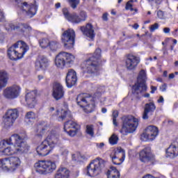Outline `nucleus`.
Instances as JSON below:
<instances>
[{"label": "nucleus", "instance_id": "f257e3e1", "mask_svg": "<svg viewBox=\"0 0 178 178\" xmlns=\"http://www.w3.org/2000/svg\"><path fill=\"white\" fill-rule=\"evenodd\" d=\"M24 140H27L26 132L13 134L8 139L0 142V152L8 156L27 152L29 145Z\"/></svg>", "mask_w": 178, "mask_h": 178}, {"label": "nucleus", "instance_id": "f03ea898", "mask_svg": "<svg viewBox=\"0 0 178 178\" xmlns=\"http://www.w3.org/2000/svg\"><path fill=\"white\" fill-rule=\"evenodd\" d=\"M58 144H60L59 135L54 131L49 132L47 137L37 147L36 152L40 156H47Z\"/></svg>", "mask_w": 178, "mask_h": 178}, {"label": "nucleus", "instance_id": "7ed1b4c3", "mask_svg": "<svg viewBox=\"0 0 178 178\" xmlns=\"http://www.w3.org/2000/svg\"><path fill=\"white\" fill-rule=\"evenodd\" d=\"M30 48L23 40H19L7 50V55L10 60L22 59Z\"/></svg>", "mask_w": 178, "mask_h": 178}, {"label": "nucleus", "instance_id": "20e7f679", "mask_svg": "<svg viewBox=\"0 0 178 178\" xmlns=\"http://www.w3.org/2000/svg\"><path fill=\"white\" fill-rule=\"evenodd\" d=\"M145 81H147V74L144 70H142L139 73L136 83L132 86V94L136 98H140L143 96L145 98H149V93L143 95L147 91Z\"/></svg>", "mask_w": 178, "mask_h": 178}, {"label": "nucleus", "instance_id": "39448f33", "mask_svg": "<svg viewBox=\"0 0 178 178\" xmlns=\"http://www.w3.org/2000/svg\"><path fill=\"white\" fill-rule=\"evenodd\" d=\"M138 118H136L133 115L122 117V125L120 133L122 136H127L128 134L134 133L138 127Z\"/></svg>", "mask_w": 178, "mask_h": 178}, {"label": "nucleus", "instance_id": "423d86ee", "mask_svg": "<svg viewBox=\"0 0 178 178\" xmlns=\"http://www.w3.org/2000/svg\"><path fill=\"white\" fill-rule=\"evenodd\" d=\"M99 59H101V50L100 49H97L92 56L83 63L82 68L86 73L90 74L97 73L99 69L98 67V60Z\"/></svg>", "mask_w": 178, "mask_h": 178}, {"label": "nucleus", "instance_id": "0eeeda50", "mask_svg": "<svg viewBox=\"0 0 178 178\" xmlns=\"http://www.w3.org/2000/svg\"><path fill=\"white\" fill-rule=\"evenodd\" d=\"M77 104L83 108L86 113H91L95 109L94 99L88 93L79 94L76 97Z\"/></svg>", "mask_w": 178, "mask_h": 178}, {"label": "nucleus", "instance_id": "6e6552de", "mask_svg": "<svg viewBox=\"0 0 178 178\" xmlns=\"http://www.w3.org/2000/svg\"><path fill=\"white\" fill-rule=\"evenodd\" d=\"M34 168L39 175H48L56 169V164L51 161H39L35 163Z\"/></svg>", "mask_w": 178, "mask_h": 178}, {"label": "nucleus", "instance_id": "1a4fd4ad", "mask_svg": "<svg viewBox=\"0 0 178 178\" xmlns=\"http://www.w3.org/2000/svg\"><path fill=\"white\" fill-rule=\"evenodd\" d=\"M22 161L17 156H12L0 160V165L3 170H16L20 166Z\"/></svg>", "mask_w": 178, "mask_h": 178}, {"label": "nucleus", "instance_id": "9d476101", "mask_svg": "<svg viewBox=\"0 0 178 178\" xmlns=\"http://www.w3.org/2000/svg\"><path fill=\"white\" fill-rule=\"evenodd\" d=\"M76 38V32L72 29H68L61 35V42L63 44L65 49H72L74 47V39Z\"/></svg>", "mask_w": 178, "mask_h": 178}, {"label": "nucleus", "instance_id": "9b49d317", "mask_svg": "<svg viewBox=\"0 0 178 178\" xmlns=\"http://www.w3.org/2000/svg\"><path fill=\"white\" fill-rule=\"evenodd\" d=\"M63 13L68 22H71V23H74L75 24H79L81 22H86L88 17L86 11H81L79 16L76 13L70 14L67 8H63Z\"/></svg>", "mask_w": 178, "mask_h": 178}, {"label": "nucleus", "instance_id": "f8f14e48", "mask_svg": "<svg viewBox=\"0 0 178 178\" xmlns=\"http://www.w3.org/2000/svg\"><path fill=\"white\" fill-rule=\"evenodd\" d=\"M104 163L102 159L97 158L93 160L88 166L87 174L90 177H94L97 175H99L102 168H104Z\"/></svg>", "mask_w": 178, "mask_h": 178}, {"label": "nucleus", "instance_id": "ddd939ff", "mask_svg": "<svg viewBox=\"0 0 178 178\" xmlns=\"http://www.w3.org/2000/svg\"><path fill=\"white\" fill-rule=\"evenodd\" d=\"M15 2V5L26 13L30 17H33L37 13V6L34 4H27V2H24L23 0H13Z\"/></svg>", "mask_w": 178, "mask_h": 178}, {"label": "nucleus", "instance_id": "4468645a", "mask_svg": "<svg viewBox=\"0 0 178 178\" xmlns=\"http://www.w3.org/2000/svg\"><path fill=\"white\" fill-rule=\"evenodd\" d=\"M6 30L8 31L14 30L17 31L19 34L22 35H27L30 31H31V28L30 26L26 24H15V23H8L6 27Z\"/></svg>", "mask_w": 178, "mask_h": 178}, {"label": "nucleus", "instance_id": "2eb2a0df", "mask_svg": "<svg viewBox=\"0 0 178 178\" xmlns=\"http://www.w3.org/2000/svg\"><path fill=\"white\" fill-rule=\"evenodd\" d=\"M22 92V88L17 85L7 87L4 90L3 95L7 99H15L20 95Z\"/></svg>", "mask_w": 178, "mask_h": 178}, {"label": "nucleus", "instance_id": "dca6fc26", "mask_svg": "<svg viewBox=\"0 0 178 178\" xmlns=\"http://www.w3.org/2000/svg\"><path fill=\"white\" fill-rule=\"evenodd\" d=\"M159 134V129L158 127L149 125L146 128L145 132L142 134L141 137L144 138V141H154Z\"/></svg>", "mask_w": 178, "mask_h": 178}, {"label": "nucleus", "instance_id": "f3484780", "mask_svg": "<svg viewBox=\"0 0 178 178\" xmlns=\"http://www.w3.org/2000/svg\"><path fill=\"white\" fill-rule=\"evenodd\" d=\"M139 158L144 163H154L155 162V155L151 152V147H145L139 153Z\"/></svg>", "mask_w": 178, "mask_h": 178}, {"label": "nucleus", "instance_id": "a211bd4d", "mask_svg": "<svg viewBox=\"0 0 178 178\" xmlns=\"http://www.w3.org/2000/svg\"><path fill=\"white\" fill-rule=\"evenodd\" d=\"M80 129V125L73 120L67 121L64 124V131L70 136V137H74Z\"/></svg>", "mask_w": 178, "mask_h": 178}, {"label": "nucleus", "instance_id": "6ab92c4d", "mask_svg": "<svg viewBox=\"0 0 178 178\" xmlns=\"http://www.w3.org/2000/svg\"><path fill=\"white\" fill-rule=\"evenodd\" d=\"M140 63V58L133 55L127 54L125 59V67L127 70H134Z\"/></svg>", "mask_w": 178, "mask_h": 178}, {"label": "nucleus", "instance_id": "aec40b11", "mask_svg": "<svg viewBox=\"0 0 178 178\" xmlns=\"http://www.w3.org/2000/svg\"><path fill=\"white\" fill-rule=\"evenodd\" d=\"M52 96L56 101H59L65 97V88L62 84L55 82L53 84Z\"/></svg>", "mask_w": 178, "mask_h": 178}, {"label": "nucleus", "instance_id": "412c9836", "mask_svg": "<svg viewBox=\"0 0 178 178\" xmlns=\"http://www.w3.org/2000/svg\"><path fill=\"white\" fill-rule=\"evenodd\" d=\"M66 86L68 88H72L77 83V74L73 70H68L65 79Z\"/></svg>", "mask_w": 178, "mask_h": 178}, {"label": "nucleus", "instance_id": "4be33fe9", "mask_svg": "<svg viewBox=\"0 0 178 178\" xmlns=\"http://www.w3.org/2000/svg\"><path fill=\"white\" fill-rule=\"evenodd\" d=\"M37 90H31L29 92H26L25 96V101L29 108H34L35 106V104H37Z\"/></svg>", "mask_w": 178, "mask_h": 178}, {"label": "nucleus", "instance_id": "5701e85b", "mask_svg": "<svg viewBox=\"0 0 178 178\" xmlns=\"http://www.w3.org/2000/svg\"><path fill=\"white\" fill-rule=\"evenodd\" d=\"M166 156L168 158H176V156H178V138L166 149Z\"/></svg>", "mask_w": 178, "mask_h": 178}, {"label": "nucleus", "instance_id": "b1692460", "mask_svg": "<svg viewBox=\"0 0 178 178\" xmlns=\"http://www.w3.org/2000/svg\"><path fill=\"white\" fill-rule=\"evenodd\" d=\"M112 162L114 165H122L124 161V151L122 149L115 152L113 156H111Z\"/></svg>", "mask_w": 178, "mask_h": 178}, {"label": "nucleus", "instance_id": "393cba45", "mask_svg": "<svg viewBox=\"0 0 178 178\" xmlns=\"http://www.w3.org/2000/svg\"><path fill=\"white\" fill-rule=\"evenodd\" d=\"M81 31H82L86 37L90 38V40H94L95 33H94V26H92V24H87L86 27L81 26Z\"/></svg>", "mask_w": 178, "mask_h": 178}, {"label": "nucleus", "instance_id": "a878e982", "mask_svg": "<svg viewBox=\"0 0 178 178\" xmlns=\"http://www.w3.org/2000/svg\"><path fill=\"white\" fill-rule=\"evenodd\" d=\"M37 70H45L48 67V59L44 56H40L35 62Z\"/></svg>", "mask_w": 178, "mask_h": 178}, {"label": "nucleus", "instance_id": "bb28decb", "mask_svg": "<svg viewBox=\"0 0 178 178\" xmlns=\"http://www.w3.org/2000/svg\"><path fill=\"white\" fill-rule=\"evenodd\" d=\"M55 65L58 69H63L66 65V60H65V56L63 53H59L55 58Z\"/></svg>", "mask_w": 178, "mask_h": 178}, {"label": "nucleus", "instance_id": "cd10ccee", "mask_svg": "<svg viewBox=\"0 0 178 178\" xmlns=\"http://www.w3.org/2000/svg\"><path fill=\"white\" fill-rule=\"evenodd\" d=\"M47 131L48 126H47V124L44 123L43 125L40 124L38 125L35 131V137H38V138H42V137L47 134Z\"/></svg>", "mask_w": 178, "mask_h": 178}, {"label": "nucleus", "instance_id": "c85d7f7f", "mask_svg": "<svg viewBox=\"0 0 178 178\" xmlns=\"http://www.w3.org/2000/svg\"><path fill=\"white\" fill-rule=\"evenodd\" d=\"M155 109H156V106H155V104L153 102L146 104L143 113V119L147 120L148 119V113L149 112H154Z\"/></svg>", "mask_w": 178, "mask_h": 178}, {"label": "nucleus", "instance_id": "c756f323", "mask_svg": "<svg viewBox=\"0 0 178 178\" xmlns=\"http://www.w3.org/2000/svg\"><path fill=\"white\" fill-rule=\"evenodd\" d=\"M9 76L5 70H0V91L8 85Z\"/></svg>", "mask_w": 178, "mask_h": 178}, {"label": "nucleus", "instance_id": "7c9ffc66", "mask_svg": "<svg viewBox=\"0 0 178 178\" xmlns=\"http://www.w3.org/2000/svg\"><path fill=\"white\" fill-rule=\"evenodd\" d=\"M56 115L58 118V122H63L65 119H67V118H70V111H66L64 109L57 110Z\"/></svg>", "mask_w": 178, "mask_h": 178}, {"label": "nucleus", "instance_id": "2f4dec72", "mask_svg": "<svg viewBox=\"0 0 178 178\" xmlns=\"http://www.w3.org/2000/svg\"><path fill=\"white\" fill-rule=\"evenodd\" d=\"M69 170L66 168L60 167L56 174V178H69Z\"/></svg>", "mask_w": 178, "mask_h": 178}, {"label": "nucleus", "instance_id": "473e14b6", "mask_svg": "<svg viewBox=\"0 0 178 178\" xmlns=\"http://www.w3.org/2000/svg\"><path fill=\"white\" fill-rule=\"evenodd\" d=\"M63 55L65 56V64L67 66L70 67L71 65L74 63V56L73 54L63 51Z\"/></svg>", "mask_w": 178, "mask_h": 178}, {"label": "nucleus", "instance_id": "72a5a7b5", "mask_svg": "<svg viewBox=\"0 0 178 178\" xmlns=\"http://www.w3.org/2000/svg\"><path fill=\"white\" fill-rule=\"evenodd\" d=\"M108 178H120V172L115 167H111L107 172Z\"/></svg>", "mask_w": 178, "mask_h": 178}, {"label": "nucleus", "instance_id": "f704fd0d", "mask_svg": "<svg viewBox=\"0 0 178 178\" xmlns=\"http://www.w3.org/2000/svg\"><path fill=\"white\" fill-rule=\"evenodd\" d=\"M6 115L13 120H16L19 118V111L17 108L9 109L6 113Z\"/></svg>", "mask_w": 178, "mask_h": 178}, {"label": "nucleus", "instance_id": "c9c22d12", "mask_svg": "<svg viewBox=\"0 0 178 178\" xmlns=\"http://www.w3.org/2000/svg\"><path fill=\"white\" fill-rule=\"evenodd\" d=\"M3 122L4 124V126L8 128L10 127V126H13V123H15V120L10 118V116L5 114V115L3 117Z\"/></svg>", "mask_w": 178, "mask_h": 178}, {"label": "nucleus", "instance_id": "e433bc0d", "mask_svg": "<svg viewBox=\"0 0 178 178\" xmlns=\"http://www.w3.org/2000/svg\"><path fill=\"white\" fill-rule=\"evenodd\" d=\"M51 51H58L60 48V43L56 41H51L49 44Z\"/></svg>", "mask_w": 178, "mask_h": 178}, {"label": "nucleus", "instance_id": "4c0bfd02", "mask_svg": "<svg viewBox=\"0 0 178 178\" xmlns=\"http://www.w3.org/2000/svg\"><path fill=\"white\" fill-rule=\"evenodd\" d=\"M26 120H29V122H33L35 119V113L33 111H29L25 115Z\"/></svg>", "mask_w": 178, "mask_h": 178}, {"label": "nucleus", "instance_id": "58836bf2", "mask_svg": "<svg viewBox=\"0 0 178 178\" xmlns=\"http://www.w3.org/2000/svg\"><path fill=\"white\" fill-rule=\"evenodd\" d=\"M49 40L47 38H43L39 40V44L41 48H48L49 47Z\"/></svg>", "mask_w": 178, "mask_h": 178}, {"label": "nucleus", "instance_id": "ea45409f", "mask_svg": "<svg viewBox=\"0 0 178 178\" xmlns=\"http://www.w3.org/2000/svg\"><path fill=\"white\" fill-rule=\"evenodd\" d=\"M118 141H119V137L115 134L109 138V143L111 145H116V144H118Z\"/></svg>", "mask_w": 178, "mask_h": 178}, {"label": "nucleus", "instance_id": "a19ab883", "mask_svg": "<svg viewBox=\"0 0 178 178\" xmlns=\"http://www.w3.org/2000/svg\"><path fill=\"white\" fill-rule=\"evenodd\" d=\"M112 116H113V124H114V126H118V122H116V119H118L119 116V111H118V110L113 111Z\"/></svg>", "mask_w": 178, "mask_h": 178}, {"label": "nucleus", "instance_id": "79ce46f5", "mask_svg": "<svg viewBox=\"0 0 178 178\" xmlns=\"http://www.w3.org/2000/svg\"><path fill=\"white\" fill-rule=\"evenodd\" d=\"M70 6L72 8V9H76L77 8V5L80 3L79 0H68Z\"/></svg>", "mask_w": 178, "mask_h": 178}, {"label": "nucleus", "instance_id": "37998d69", "mask_svg": "<svg viewBox=\"0 0 178 178\" xmlns=\"http://www.w3.org/2000/svg\"><path fill=\"white\" fill-rule=\"evenodd\" d=\"M59 152L60 155H62L63 156H67V155H69V150H67L66 147H60Z\"/></svg>", "mask_w": 178, "mask_h": 178}, {"label": "nucleus", "instance_id": "c03bdc74", "mask_svg": "<svg viewBox=\"0 0 178 178\" xmlns=\"http://www.w3.org/2000/svg\"><path fill=\"white\" fill-rule=\"evenodd\" d=\"M86 133L87 134H89V136H94V127L92 125L86 126Z\"/></svg>", "mask_w": 178, "mask_h": 178}, {"label": "nucleus", "instance_id": "a18cd8bd", "mask_svg": "<svg viewBox=\"0 0 178 178\" xmlns=\"http://www.w3.org/2000/svg\"><path fill=\"white\" fill-rule=\"evenodd\" d=\"M149 3H150V5L152 6H154V5H156V6H158V5H161V0H147Z\"/></svg>", "mask_w": 178, "mask_h": 178}, {"label": "nucleus", "instance_id": "49530a36", "mask_svg": "<svg viewBox=\"0 0 178 178\" xmlns=\"http://www.w3.org/2000/svg\"><path fill=\"white\" fill-rule=\"evenodd\" d=\"M158 29H159V24L155 23L150 26L149 31L151 33H154V31H155V30H158Z\"/></svg>", "mask_w": 178, "mask_h": 178}, {"label": "nucleus", "instance_id": "de8ad7c7", "mask_svg": "<svg viewBox=\"0 0 178 178\" xmlns=\"http://www.w3.org/2000/svg\"><path fill=\"white\" fill-rule=\"evenodd\" d=\"M126 10H131V12H133L134 10V8H133V4L130 3V2H127L125 6Z\"/></svg>", "mask_w": 178, "mask_h": 178}, {"label": "nucleus", "instance_id": "09e8293b", "mask_svg": "<svg viewBox=\"0 0 178 178\" xmlns=\"http://www.w3.org/2000/svg\"><path fill=\"white\" fill-rule=\"evenodd\" d=\"M157 16L159 19H165V13H163L162 10H159L157 11Z\"/></svg>", "mask_w": 178, "mask_h": 178}, {"label": "nucleus", "instance_id": "8fccbe9b", "mask_svg": "<svg viewBox=\"0 0 178 178\" xmlns=\"http://www.w3.org/2000/svg\"><path fill=\"white\" fill-rule=\"evenodd\" d=\"M96 147L97 149H103L104 147H105V143H96Z\"/></svg>", "mask_w": 178, "mask_h": 178}, {"label": "nucleus", "instance_id": "3c124183", "mask_svg": "<svg viewBox=\"0 0 178 178\" xmlns=\"http://www.w3.org/2000/svg\"><path fill=\"white\" fill-rule=\"evenodd\" d=\"M3 40H5V33L0 31V42H3Z\"/></svg>", "mask_w": 178, "mask_h": 178}, {"label": "nucleus", "instance_id": "603ef678", "mask_svg": "<svg viewBox=\"0 0 178 178\" xmlns=\"http://www.w3.org/2000/svg\"><path fill=\"white\" fill-rule=\"evenodd\" d=\"M166 83L163 84L161 86H160V90L161 91H162L163 92H165V91H166Z\"/></svg>", "mask_w": 178, "mask_h": 178}, {"label": "nucleus", "instance_id": "864d4df0", "mask_svg": "<svg viewBox=\"0 0 178 178\" xmlns=\"http://www.w3.org/2000/svg\"><path fill=\"white\" fill-rule=\"evenodd\" d=\"M5 19V14L2 10H0V22H2Z\"/></svg>", "mask_w": 178, "mask_h": 178}, {"label": "nucleus", "instance_id": "5fc2aeb1", "mask_svg": "<svg viewBox=\"0 0 178 178\" xmlns=\"http://www.w3.org/2000/svg\"><path fill=\"white\" fill-rule=\"evenodd\" d=\"M163 31L165 34H169L170 33V28H164Z\"/></svg>", "mask_w": 178, "mask_h": 178}, {"label": "nucleus", "instance_id": "6e6d98bb", "mask_svg": "<svg viewBox=\"0 0 178 178\" xmlns=\"http://www.w3.org/2000/svg\"><path fill=\"white\" fill-rule=\"evenodd\" d=\"M151 94H154L155 93V91H156L157 90V88L156 86H151Z\"/></svg>", "mask_w": 178, "mask_h": 178}, {"label": "nucleus", "instance_id": "4d7b16f0", "mask_svg": "<svg viewBox=\"0 0 178 178\" xmlns=\"http://www.w3.org/2000/svg\"><path fill=\"white\" fill-rule=\"evenodd\" d=\"M164 99H163V97L160 96L159 99L157 100V102L159 104H163Z\"/></svg>", "mask_w": 178, "mask_h": 178}, {"label": "nucleus", "instance_id": "13d9d810", "mask_svg": "<svg viewBox=\"0 0 178 178\" xmlns=\"http://www.w3.org/2000/svg\"><path fill=\"white\" fill-rule=\"evenodd\" d=\"M102 19H103V20L106 22V20H108V13L103 14Z\"/></svg>", "mask_w": 178, "mask_h": 178}, {"label": "nucleus", "instance_id": "bf43d9fd", "mask_svg": "<svg viewBox=\"0 0 178 178\" xmlns=\"http://www.w3.org/2000/svg\"><path fill=\"white\" fill-rule=\"evenodd\" d=\"M133 29H134V30H137L139 27L138 24H135L134 25L132 26Z\"/></svg>", "mask_w": 178, "mask_h": 178}, {"label": "nucleus", "instance_id": "052dcab7", "mask_svg": "<svg viewBox=\"0 0 178 178\" xmlns=\"http://www.w3.org/2000/svg\"><path fill=\"white\" fill-rule=\"evenodd\" d=\"M134 37V35H127L126 36V38H124V40H129L130 38H133Z\"/></svg>", "mask_w": 178, "mask_h": 178}, {"label": "nucleus", "instance_id": "680f3d73", "mask_svg": "<svg viewBox=\"0 0 178 178\" xmlns=\"http://www.w3.org/2000/svg\"><path fill=\"white\" fill-rule=\"evenodd\" d=\"M55 7L56 8V9H59V8H60V3H56Z\"/></svg>", "mask_w": 178, "mask_h": 178}, {"label": "nucleus", "instance_id": "e2e57ef3", "mask_svg": "<svg viewBox=\"0 0 178 178\" xmlns=\"http://www.w3.org/2000/svg\"><path fill=\"white\" fill-rule=\"evenodd\" d=\"M169 79H175V74L172 73L169 74Z\"/></svg>", "mask_w": 178, "mask_h": 178}, {"label": "nucleus", "instance_id": "0e129e2a", "mask_svg": "<svg viewBox=\"0 0 178 178\" xmlns=\"http://www.w3.org/2000/svg\"><path fill=\"white\" fill-rule=\"evenodd\" d=\"M102 113H106V112H107L106 108H102Z\"/></svg>", "mask_w": 178, "mask_h": 178}, {"label": "nucleus", "instance_id": "69168bd1", "mask_svg": "<svg viewBox=\"0 0 178 178\" xmlns=\"http://www.w3.org/2000/svg\"><path fill=\"white\" fill-rule=\"evenodd\" d=\"M38 78V80H42V79H44V76L42 75H39Z\"/></svg>", "mask_w": 178, "mask_h": 178}, {"label": "nucleus", "instance_id": "338daca9", "mask_svg": "<svg viewBox=\"0 0 178 178\" xmlns=\"http://www.w3.org/2000/svg\"><path fill=\"white\" fill-rule=\"evenodd\" d=\"M54 111H55V108L51 107V108H49V111H50V112H54Z\"/></svg>", "mask_w": 178, "mask_h": 178}, {"label": "nucleus", "instance_id": "774afa93", "mask_svg": "<svg viewBox=\"0 0 178 178\" xmlns=\"http://www.w3.org/2000/svg\"><path fill=\"white\" fill-rule=\"evenodd\" d=\"M173 42H174L175 44H177V40L176 39H174Z\"/></svg>", "mask_w": 178, "mask_h": 178}]
</instances>
